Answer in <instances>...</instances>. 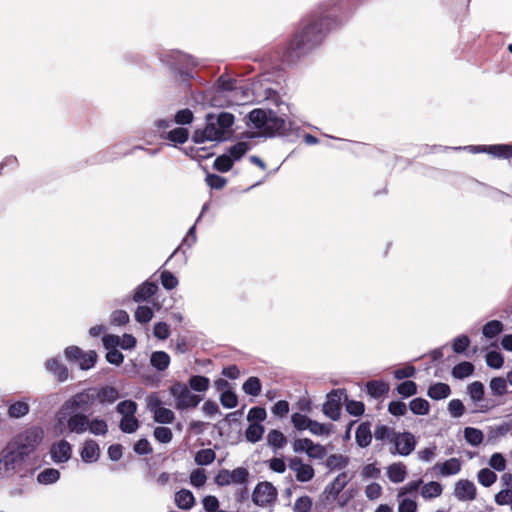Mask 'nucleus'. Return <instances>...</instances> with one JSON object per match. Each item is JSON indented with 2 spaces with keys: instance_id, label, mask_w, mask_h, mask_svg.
I'll return each mask as SVG.
<instances>
[{
  "instance_id": "f257e3e1",
  "label": "nucleus",
  "mask_w": 512,
  "mask_h": 512,
  "mask_svg": "<svg viewBox=\"0 0 512 512\" xmlns=\"http://www.w3.org/2000/svg\"><path fill=\"white\" fill-rule=\"evenodd\" d=\"M340 1H325L306 14L287 40L274 47L270 59L282 64H295L320 46L329 32L339 25L336 12Z\"/></svg>"
},
{
  "instance_id": "f03ea898",
  "label": "nucleus",
  "mask_w": 512,
  "mask_h": 512,
  "mask_svg": "<svg viewBox=\"0 0 512 512\" xmlns=\"http://www.w3.org/2000/svg\"><path fill=\"white\" fill-rule=\"evenodd\" d=\"M234 120V115L229 112H222L219 115L209 113L206 115L205 127L203 129H196L192 135V140L195 143L223 141L226 139V135L231 134Z\"/></svg>"
},
{
  "instance_id": "7ed1b4c3",
  "label": "nucleus",
  "mask_w": 512,
  "mask_h": 512,
  "mask_svg": "<svg viewBox=\"0 0 512 512\" xmlns=\"http://www.w3.org/2000/svg\"><path fill=\"white\" fill-rule=\"evenodd\" d=\"M374 437L376 440L387 441L393 444V447L390 448V453L393 455L408 456L416 447V439L411 432H397L395 429L384 424L375 426Z\"/></svg>"
},
{
  "instance_id": "20e7f679",
  "label": "nucleus",
  "mask_w": 512,
  "mask_h": 512,
  "mask_svg": "<svg viewBox=\"0 0 512 512\" xmlns=\"http://www.w3.org/2000/svg\"><path fill=\"white\" fill-rule=\"evenodd\" d=\"M95 402L94 387L76 393L64 402L58 412V426L64 425L66 412H88Z\"/></svg>"
},
{
  "instance_id": "39448f33",
  "label": "nucleus",
  "mask_w": 512,
  "mask_h": 512,
  "mask_svg": "<svg viewBox=\"0 0 512 512\" xmlns=\"http://www.w3.org/2000/svg\"><path fill=\"white\" fill-rule=\"evenodd\" d=\"M43 438V429L37 426H33L18 433L9 442L12 444V447L20 450L21 453L26 458H28L29 455L35 451Z\"/></svg>"
},
{
  "instance_id": "423d86ee",
  "label": "nucleus",
  "mask_w": 512,
  "mask_h": 512,
  "mask_svg": "<svg viewBox=\"0 0 512 512\" xmlns=\"http://www.w3.org/2000/svg\"><path fill=\"white\" fill-rule=\"evenodd\" d=\"M169 392L175 398L177 410L196 408L203 399L201 395L192 394L188 385L180 381H175L169 387Z\"/></svg>"
},
{
  "instance_id": "0eeeda50",
  "label": "nucleus",
  "mask_w": 512,
  "mask_h": 512,
  "mask_svg": "<svg viewBox=\"0 0 512 512\" xmlns=\"http://www.w3.org/2000/svg\"><path fill=\"white\" fill-rule=\"evenodd\" d=\"M26 459L20 450L12 447V444L8 442L0 457V475H12L25 463Z\"/></svg>"
},
{
  "instance_id": "6e6552de",
  "label": "nucleus",
  "mask_w": 512,
  "mask_h": 512,
  "mask_svg": "<svg viewBox=\"0 0 512 512\" xmlns=\"http://www.w3.org/2000/svg\"><path fill=\"white\" fill-rule=\"evenodd\" d=\"M64 425L58 426V421L56 422L55 429L58 430L60 434L68 433H76L82 434L84 433L89 425V418L86 414L81 412H66ZM58 420V416L56 417Z\"/></svg>"
},
{
  "instance_id": "1a4fd4ad",
  "label": "nucleus",
  "mask_w": 512,
  "mask_h": 512,
  "mask_svg": "<svg viewBox=\"0 0 512 512\" xmlns=\"http://www.w3.org/2000/svg\"><path fill=\"white\" fill-rule=\"evenodd\" d=\"M249 471L244 467H237L233 470L221 469L215 476V483L218 486L230 484H245L248 481Z\"/></svg>"
},
{
  "instance_id": "9d476101",
  "label": "nucleus",
  "mask_w": 512,
  "mask_h": 512,
  "mask_svg": "<svg viewBox=\"0 0 512 512\" xmlns=\"http://www.w3.org/2000/svg\"><path fill=\"white\" fill-rule=\"evenodd\" d=\"M277 495V490L272 483L259 482L252 493V501L257 506L266 507L276 501Z\"/></svg>"
},
{
  "instance_id": "9b49d317",
  "label": "nucleus",
  "mask_w": 512,
  "mask_h": 512,
  "mask_svg": "<svg viewBox=\"0 0 512 512\" xmlns=\"http://www.w3.org/2000/svg\"><path fill=\"white\" fill-rule=\"evenodd\" d=\"M346 398L345 390L334 389L327 394V400L323 404V413L333 421L340 418L342 410V399Z\"/></svg>"
},
{
  "instance_id": "f8f14e48",
  "label": "nucleus",
  "mask_w": 512,
  "mask_h": 512,
  "mask_svg": "<svg viewBox=\"0 0 512 512\" xmlns=\"http://www.w3.org/2000/svg\"><path fill=\"white\" fill-rule=\"evenodd\" d=\"M474 149L499 159H512V144L480 145L475 146Z\"/></svg>"
},
{
  "instance_id": "ddd939ff",
  "label": "nucleus",
  "mask_w": 512,
  "mask_h": 512,
  "mask_svg": "<svg viewBox=\"0 0 512 512\" xmlns=\"http://www.w3.org/2000/svg\"><path fill=\"white\" fill-rule=\"evenodd\" d=\"M286 130V122L279 117L274 111H268L267 123L263 128L266 135L273 136L276 133H283Z\"/></svg>"
},
{
  "instance_id": "4468645a",
  "label": "nucleus",
  "mask_w": 512,
  "mask_h": 512,
  "mask_svg": "<svg viewBox=\"0 0 512 512\" xmlns=\"http://www.w3.org/2000/svg\"><path fill=\"white\" fill-rule=\"evenodd\" d=\"M476 487L473 482L462 479L455 484L454 495L462 501L474 500L476 498Z\"/></svg>"
},
{
  "instance_id": "2eb2a0df",
  "label": "nucleus",
  "mask_w": 512,
  "mask_h": 512,
  "mask_svg": "<svg viewBox=\"0 0 512 512\" xmlns=\"http://www.w3.org/2000/svg\"><path fill=\"white\" fill-rule=\"evenodd\" d=\"M72 453V446L66 440H60L51 448L52 458L56 462H66L70 459Z\"/></svg>"
},
{
  "instance_id": "dca6fc26",
  "label": "nucleus",
  "mask_w": 512,
  "mask_h": 512,
  "mask_svg": "<svg viewBox=\"0 0 512 512\" xmlns=\"http://www.w3.org/2000/svg\"><path fill=\"white\" fill-rule=\"evenodd\" d=\"M373 436L371 423L369 421L362 422L356 429L355 441L359 447L366 448L371 444Z\"/></svg>"
},
{
  "instance_id": "f3484780",
  "label": "nucleus",
  "mask_w": 512,
  "mask_h": 512,
  "mask_svg": "<svg viewBox=\"0 0 512 512\" xmlns=\"http://www.w3.org/2000/svg\"><path fill=\"white\" fill-rule=\"evenodd\" d=\"M158 291V286L154 282L145 281L139 285L133 295V301L140 303L147 301Z\"/></svg>"
},
{
  "instance_id": "a211bd4d",
  "label": "nucleus",
  "mask_w": 512,
  "mask_h": 512,
  "mask_svg": "<svg viewBox=\"0 0 512 512\" xmlns=\"http://www.w3.org/2000/svg\"><path fill=\"white\" fill-rule=\"evenodd\" d=\"M45 367L59 382H64L68 379L69 372L67 367L57 358L48 359L45 363Z\"/></svg>"
},
{
  "instance_id": "6ab92c4d",
  "label": "nucleus",
  "mask_w": 512,
  "mask_h": 512,
  "mask_svg": "<svg viewBox=\"0 0 512 512\" xmlns=\"http://www.w3.org/2000/svg\"><path fill=\"white\" fill-rule=\"evenodd\" d=\"M94 394L96 396V401H99L102 404L114 403L119 397L118 390L113 386L94 388Z\"/></svg>"
},
{
  "instance_id": "aec40b11",
  "label": "nucleus",
  "mask_w": 512,
  "mask_h": 512,
  "mask_svg": "<svg viewBox=\"0 0 512 512\" xmlns=\"http://www.w3.org/2000/svg\"><path fill=\"white\" fill-rule=\"evenodd\" d=\"M349 481L350 478L348 476V473L342 472L331 483H329L326 486L325 493H328L336 497L345 488Z\"/></svg>"
},
{
  "instance_id": "412c9836",
  "label": "nucleus",
  "mask_w": 512,
  "mask_h": 512,
  "mask_svg": "<svg viewBox=\"0 0 512 512\" xmlns=\"http://www.w3.org/2000/svg\"><path fill=\"white\" fill-rule=\"evenodd\" d=\"M389 384L382 380H370L366 383V391L373 398H381L389 392Z\"/></svg>"
},
{
  "instance_id": "4be33fe9",
  "label": "nucleus",
  "mask_w": 512,
  "mask_h": 512,
  "mask_svg": "<svg viewBox=\"0 0 512 512\" xmlns=\"http://www.w3.org/2000/svg\"><path fill=\"white\" fill-rule=\"evenodd\" d=\"M451 394V388L448 384L443 382H437L429 386L427 395L433 400H442L449 397Z\"/></svg>"
},
{
  "instance_id": "5701e85b",
  "label": "nucleus",
  "mask_w": 512,
  "mask_h": 512,
  "mask_svg": "<svg viewBox=\"0 0 512 512\" xmlns=\"http://www.w3.org/2000/svg\"><path fill=\"white\" fill-rule=\"evenodd\" d=\"M436 469H439L441 476L455 475L461 470V461L458 458H450L443 463H437Z\"/></svg>"
},
{
  "instance_id": "b1692460",
  "label": "nucleus",
  "mask_w": 512,
  "mask_h": 512,
  "mask_svg": "<svg viewBox=\"0 0 512 512\" xmlns=\"http://www.w3.org/2000/svg\"><path fill=\"white\" fill-rule=\"evenodd\" d=\"M100 449L94 440H87L81 451V458L84 462H94L99 458Z\"/></svg>"
},
{
  "instance_id": "393cba45",
  "label": "nucleus",
  "mask_w": 512,
  "mask_h": 512,
  "mask_svg": "<svg viewBox=\"0 0 512 512\" xmlns=\"http://www.w3.org/2000/svg\"><path fill=\"white\" fill-rule=\"evenodd\" d=\"M175 503L180 509L189 510L193 507L195 498L190 490L181 489L175 494Z\"/></svg>"
},
{
  "instance_id": "a878e982",
  "label": "nucleus",
  "mask_w": 512,
  "mask_h": 512,
  "mask_svg": "<svg viewBox=\"0 0 512 512\" xmlns=\"http://www.w3.org/2000/svg\"><path fill=\"white\" fill-rule=\"evenodd\" d=\"M406 475L407 469L402 462L393 463L387 468V476L389 480L394 483H400L404 481Z\"/></svg>"
},
{
  "instance_id": "bb28decb",
  "label": "nucleus",
  "mask_w": 512,
  "mask_h": 512,
  "mask_svg": "<svg viewBox=\"0 0 512 512\" xmlns=\"http://www.w3.org/2000/svg\"><path fill=\"white\" fill-rule=\"evenodd\" d=\"M475 366L468 361H463L456 364L451 371V375L455 379H464L471 376L474 373Z\"/></svg>"
},
{
  "instance_id": "cd10ccee",
  "label": "nucleus",
  "mask_w": 512,
  "mask_h": 512,
  "mask_svg": "<svg viewBox=\"0 0 512 512\" xmlns=\"http://www.w3.org/2000/svg\"><path fill=\"white\" fill-rule=\"evenodd\" d=\"M151 365L159 371H164L170 363V356L164 351H155L150 358Z\"/></svg>"
},
{
  "instance_id": "c85d7f7f",
  "label": "nucleus",
  "mask_w": 512,
  "mask_h": 512,
  "mask_svg": "<svg viewBox=\"0 0 512 512\" xmlns=\"http://www.w3.org/2000/svg\"><path fill=\"white\" fill-rule=\"evenodd\" d=\"M267 443L274 449H282L287 444L286 436L277 429H272L267 434Z\"/></svg>"
},
{
  "instance_id": "c756f323",
  "label": "nucleus",
  "mask_w": 512,
  "mask_h": 512,
  "mask_svg": "<svg viewBox=\"0 0 512 512\" xmlns=\"http://www.w3.org/2000/svg\"><path fill=\"white\" fill-rule=\"evenodd\" d=\"M265 432L264 426L260 423H250L245 431V437L247 441L256 443L260 441Z\"/></svg>"
},
{
  "instance_id": "7c9ffc66",
  "label": "nucleus",
  "mask_w": 512,
  "mask_h": 512,
  "mask_svg": "<svg viewBox=\"0 0 512 512\" xmlns=\"http://www.w3.org/2000/svg\"><path fill=\"white\" fill-rule=\"evenodd\" d=\"M268 112L256 108L250 111L248 118L255 128L263 131L265 124L267 123Z\"/></svg>"
},
{
  "instance_id": "2f4dec72",
  "label": "nucleus",
  "mask_w": 512,
  "mask_h": 512,
  "mask_svg": "<svg viewBox=\"0 0 512 512\" xmlns=\"http://www.w3.org/2000/svg\"><path fill=\"white\" fill-rule=\"evenodd\" d=\"M164 138L177 144H184L189 138V131L187 128L178 127L167 132Z\"/></svg>"
},
{
  "instance_id": "473e14b6",
  "label": "nucleus",
  "mask_w": 512,
  "mask_h": 512,
  "mask_svg": "<svg viewBox=\"0 0 512 512\" xmlns=\"http://www.w3.org/2000/svg\"><path fill=\"white\" fill-rule=\"evenodd\" d=\"M467 393L471 400L478 404L484 399V385L480 381H474L467 386Z\"/></svg>"
},
{
  "instance_id": "72a5a7b5",
  "label": "nucleus",
  "mask_w": 512,
  "mask_h": 512,
  "mask_svg": "<svg viewBox=\"0 0 512 512\" xmlns=\"http://www.w3.org/2000/svg\"><path fill=\"white\" fill-rule=\"evenodd\" d=\"M243 391L251 396H258L261 393L262 384L258 377H249L242 386Z\"/></svg>"
},
{
  "instance_id": "f704fd0d",
  "label": "nucleus",
  "mask_w": 512,
  "mask_h": 512,
  "mask_svg": "<svg viewBox=\"0 0 512 512\" xmlns=\"http://www.w3.org/2000/svg\"><path fill=\"white\" fill-rule=\"evenodd\" d=\"M349 463V458L342 454H331L326 459V466L330 470H338L346 467Z\"/></svg>"
},
{
  "instance_id": "c9c22d12",
  "label": "nucleus",
  "mask_w": 512,
  "mask_h": 512,
  "mask_svg": "<svg viewBox=\"0 0 512 512\" xmlns=\"http://www.w3.org/2000/svg\"><path fill=\"white\" fill-rule=\"evenodd\" d=\"M409 408L415 415H427L430 411V404L424 398H415L410 401Z\"/></svg>"
},
{
  "instance_id": "e433bc0d",
  "label": "nucleus",
  "mask_w": 512,
  "mask_h": 512,
  "mask_svg": "<svg viewBox=\"0 0 512 512\" xmlns=\"http://www.w3.org/2000/svg\"><path fill=\"white\" fill-rule=\"evenodd\" d=\"M209 378L201 375H193L189 379V386L192 390L197 392H205L209 389Z\"/></svg>"
},
{
  "instance_id": "4c0bfd02",
  "label": "nucleus",
  "mask_w": 512,
  "mask_h": 512,
  "mask_svg": "<svg viewBox=\"0 0 512 512\" xmlns=\"http://www.w3.org/2000/svg\"><path fill=\"white\" fill-rule=\"evenodd\" d=\"M503 328L504 326L501 321L491 320L483 326L482 332L486 338L492 339L500 334L503 331Z\"/></svg>"
},
{
  "instance_id": "58836bf2",
  "label": "nucleus",
  "mask_w": 512,
  "mask_h": 512,
  "mask_svg": "<svg viewBox=\"0 0 512 512\" xmlns=\"http://www.w3.org/2000/svg\"><path fill=\"white\" fill-rule=\"evenodd\" d=\"M154 420L161 424H170L175 420V414L168 408L158 407L154 409Z\"/></svg>"
},
{
  "instance_id": "ea45409f",
  "label": "nucleus",
  "mask_w": 512,
  "mask_h": 512,
  "mask_svg": "<svg viewBox=\"0 0 512 512\" xmlns=\"http://www.w3.org/2000/svg\"><path fill=\"white\" fill-rule=\"evenodd\" d=\"M60 478V472L54 468H47L40 472L37 476V481L40 484L48 485L55 483Z\"/></svg>"
},
{
  "instance_id": "a19ab883",
  "label": "nucleus",
  "mask_w": 512,
  "mask_h": 512,
  "mask_svg": "<svg viewBox=\"0 0 512 512\" xmlns=\"http://www.w3.org/2000/svg\"><path fill=\"white\" fill-rule=\"evenodd\" d=\"M465 440L473 445L478 446L483 442L484 435L481 430L473 427H466L464 429Z\"/></svg>"
},
{
  "instance_id": "79ce46f5",
  "label": "nucleus",
  "mask_w": 512,
  "mask_h": 512,
  "mask_svg": "<svg viewBox=\"0 0 512 512\" xmlns=\"http://www.w3.org/2000/svg\"><path fill=\"white\" fill-rule=\"evenodd\" d=\"M442 490L440 483L431 481L423 486L421 494L424 498H436L441 495Z\"/></svg>"
},
{
  "instance_id": "37998d69",
  "label": "nucleus",
  "mask_w": 512,
  "mask_h": 512,
  "mask_svg": "<svg viewBox=\"0 0 512 512\" xmlns=\"http://www.w3.org/2000/svg\"><path fill=\"white\" fill-rule=\"evenodd\" d=\"M507 378L494 377L490 381V388L494 395L503 396L507 393Z\"/></svg>"
},
{
  "instance_id": "c03bdc74",
  "label": "nucleus",
  "mask_w": 512,
  "mask_h": 512,
  "mask_svg": "<svg viewBox=\"0 0 512 512\" xmlns=\"http://www.w3.org/2000/svg\"><path fill=\"white\" fill-rule=\"evenodd\" d=\"M87 430H89L94 435H106L108 432V425L105 420L94 418L89 420Z\"/></svg>"
},
{
  "instance_id": "a18cd8bd",
  "label": "nucleus",
  "mask_w": 512,
  "mask_h": 512,
  "mask_svg": "<svg viewBox=\"0 0 512 512\" xmlns=\"http://www.w3.org/2000/svg\"><path fill=\"white\" fill-rule=\"evenodd\" d=\"M399 395L408 398L417 393V384L412 380H406L396 387Z\"/></svg>"
},
{
  "instance_id": "49530a36",
  "label": "nucleus",
  "mask_w": 512,
  "mask_h": 512,
  "mask_svg": "<svg viewBox=\"0 0 512 512\" xmlns=\"http://www.w3.org/2000/svg\"><path fill=\"white\" fill-rule=\"evenodd\" d=\"M214 450L207 448L199 450L195 455V462L198 465H209L215 460Z\"/></svg>"
},
{
  "instance_id": "de8ad7c7",
  "label": "nucleus",
  "mask_w": 512,
  "mask_h": 512,
  "mask_svg": "<svg viewBox=\"0 0 512 512\" xmlns=\"http://www.w3.org/2000/svg\"><path fill=\"white\" fill-rule=\"evenodd\" d=\"M29 405L26 402L17 401L9 406L8 413L10 417L20 418L28 414Z\"/></svg>"
},
{
  "instance_id": "09e8293b",
  "label": "nucleus",
  "mask_w": 512,
  "mask_h": 512,
  "mask_svg": "<svg viewBox=\"0 0 512 512\" xmlns=\"http://www.w3.org/2000/svg\"><path fill=\"white\" fill-rule=\"evenodd\" d=\"M233 159L226 154L218 156L213 164L214 169L219 172H228L233 166Z\"/></svg>"
},
{
  "instance_id": "8fccbe9b",
  "label": "nucleus",
  "mask_w": 512,
  "mask_h": 512,
  "mask_svg": "<svg viewBox=\"0 0 512 512\" xmlns=\"http://www.w3.org/2000/svg\"><path fill=\"white\" fill-rule=\"evenodd\" d=\"M119 427L124 433H133L138 429L139 421L134 415L130 417L124 416L120 421Z\"/></svg>"
},
{
  "instance_id": "3c124183",
  "label": "nucleus",
  "mask_w": 512,
  "mask_h": 512,
  "mask_svg": "<svg viewBox=\"0 0 512 512\" xmlns=\"http://www.w3.org/2000/svg\"><path fill=\"white\" fill-rule=\"evenodd\" d=\"M346 411L352 416H361L365 411V405L361 401L348 400L345 398Z\"/></svg>"
},
{
  "instance_id": "603ef678",
  "label": "nucleus",
  "mask_w": 512,
  "mask_h": 512,
  "mask_svg": "<svg viewBox=\"0 0 512 512\" xmlns=\"http://www.w3.org/2000/svg\"><path fill=\"white\" fill-rule=\"evenodd\" d=\"M497 479L495 472L488 468H483L478 472V481L484 487H490Z\"/></svg>"
},
{
  "instance_id": "864d4df0",
  "label": "nucleus",
  "mask_w": 512,
  "mask_h": 512,
  "mask_svg": "<svg viewBox=\"0 0 512 512\" xmlns=\"http://www.w3.org/2000/svg\"><path fill=\"white\" fill-rule=\"evenodd\" d=\"M220 402L225 408H235L238 404V397L230 389H227L226 391H223L220 395Z\"/></svg>"
},
{
  "instance_id": "5fc2aeb1",
  "label": "nucleus",
  "mask_w": 512,
  "mask_h": 512,
  "mask_svg": "<svg viewBox=\"0 0 512 512\" xmlns=\"http://www.w3.org/2000/svg\"><path fill=\"white\" fill-rule=\"evenodd\" d=\"M295 473L296 480L299 482H308L315 475L313 467L309 464H304L303 466H300Z\"/></svg>"
},
{
  "instance_id": "6e6d98bb",
  "label": "nucleus",
  "mask_w": 512,
  "mask_h": 512,
  "mask_svg": "<svg viewBox=\"0 0 512 512\" xmlns=\"http://www.w3.org/2000/svg\"><path fill=\"white\" fill-rule=\"evenodd\" d=\"M118 413L124 416H133L137 410V404L132 400H124L118 403L116 406Z\"/></svg>"
},
{
  "instance_id": "4d7b16f0",
  "label": "nucleus",
  "mask_w": 512,
  "mask_h": 512,
  "mask_svg": "<svg viewBox=\"0 0 512 512\" xmlns=\"http://www.w3.org/2000/svg\"><path fill=\"white\" fill-rule=\"evenodd\" d=\"M160 280L162 286L167 290H172L176 288L179 283L177 277L168 270H164L161 272Z\"/></svg>"
},
{
  "instance_id": "13d9d810",
  "label": "nucleus",
  "mask_w": 512,
  "mask_h": 512,
  "mask_svg": "<svg viewBox=\"0 0 512 512\" xmlns=\"http://www.w3.org/2000/svg\"><path fill=\"white\" fill-rule=\"evenodd\" d=\"M291 422L297 430L303 431L308 429L309 424H311V419L304 414L294 413L291 416Z\"/></svg>"
},
{
  "instance_id": "bf43d9fd",
  "label": "nucleus",
  "mask_w": 512,
  "mask_h": 512,
  "mask_svg": "<svg viewBox=\"0 0 512 512\" xmlns=\"http://www.w3.org/2000/svg\"><path fill=\"white\" fill-rule=\"evenodd\" d=\"M485 358L487 365L494 369H500L504 364V358L498 351H489Z\"/></svg>"
},
{
  "instance_id": "052dcab7",
  "label": "nucleus",
  "mask_w": 512,
  "mask_h": 512,
  "mask_svg": "<svg viewBox=\"0 0 512 512\" xmlns=\"http://www.w3.org/2000/svg\"><path fill=\"white\" fill-rule=\"evenodd\" d=\"M267 417V413L265 408L263 407H252L247 415V420L251 423H260L264 421Z\"/></svg>"
},
{
  "instance_id": "680f3d73",
  "label": "nucleus",
  "mask_w": 512,
  "mask_h": 512,
  "mask_svg": "<svg viewBox=\"0 0 512 512\" xmlns=\"http://www.w3.org/2000/svg\"><path fill=\"white\" fill-rule=\"evenodd\" d=\"M97 360V353L93 350L84 353V356L80 357V361L78 362L80 368L82 370L91 369Z\"/></svg>"
},
{
  "instance_id": "e2e57ef3",
  "label": "nucleus",
  "mask_w": 512,
  "mask_h": 512,
  "mask_svg": "<svg viewBox=\"0 0 512 512\" xmlns=\"http://www.w3.org/2000/svg\"><path fill=\"white\" fill-rule=\"evenodd\" d=\"M134 316L137 322L148 323L153 317V311L148 306H138Z\"/></svg>"
},
{
  "instance_id": "0e129e2a",
  "label": "nucleus",
  "mask_w": 512,
  "mask_h": 512,
  "mask_svg": "<svg viewBox=\"0 0 512 512\" xmlns=\"http://www.w3.org/2000/svg\"><path fill=\"white\" fill-rule=\"evenodd\" d=\"M154 437L160 443H169L173 438L172 430L168 427H156L154 429Z\"/></svg>"
},
{
  "instance_id": "69168bd1",
  "label": "nucleus",
  "mask_w": 512,
  "mask_h": 512,
  "mask_svg": "<svg viewBox=\"0 0 512 512\" xmlns=\"http://www.w3.org/2000/svg\"><path fill=\"white\" fill-rule=\"evenodd\" d=\"M249 145L246 142H238L229 148V156L234 160L240 159L246 154Z\"/></svg>"
},
{
  "instance_id": "338daca9",
  "label": "nucleus",
  "mask_w": 512,
  "mask_h": 512,
  "mask_svg": "<svg viewBox=\"0 0 512 512\" xmlns=\"http://www.w3.org/2000/svg\"><path fill=\"white\" fill-rule=\"evenodd\" d=\"M470 345V339L467 335H460L453 340L452 348L457 354H461L466 351Z\"/></svg>"
},
{
  "instance_id": "774afa93",
  "label": "nucleus",
  "mask_w": 512,
  "mask_h": 512,
  "mask_svg": "<svg viewBox=\"0 0 512 512\" xmlns=\"http://www.w3.org/2000/svg\"><path fill=\"white\" fill-rule=\"evenodd\" d=\"M312 508V499L309 496H301L294 503L295 512H310Z\"/></svg>"
}]
</instances>
